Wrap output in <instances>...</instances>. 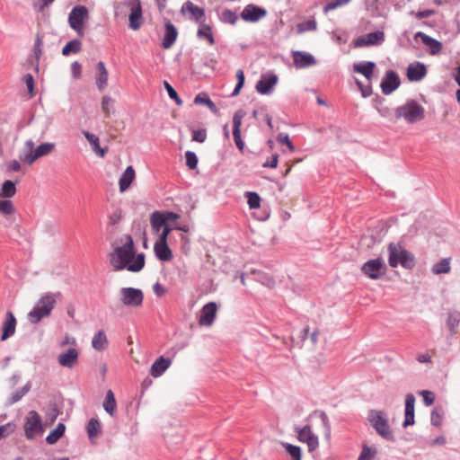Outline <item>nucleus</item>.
Segmentation results:
<instances>
[{
    "mask_svg": "<svg viewBox=\"0 0 460 460\" xmlns=\"http://www.w3.org/2000/svg\"><path fill=\"white\" fill-rule=\"evenodd\" d=\"M110 261L116 270L127 269L128 271L138 272L145 266V254L136 255L133 239L126 235V243L111 253Z\"/></svg>",
    "mask_w": 460,
    "mask_h": 460,
    "instance_id": "1",
    "label": "nucleus"
},
{
    "mask_svg": "<svg viewBox=\"0 0 460 460\" xmlns=\"http://www.w3.org/2000/svg\"><path fill=\"white\" fill-rule=\"evenodd\" d=\"M388 252L390 267L396 268L400 264L404 269L411 270L415 266L414 256L401 244L390 243Z\"/></svg>",
    "mask_w": 460,
    "mask_h": 460,
    "instance_id": "2",
    "label": "nucleus"
},
{
    "mask_svg": "<svg viewBox=\"0 0 460 460\" xmlns=\"http://www.w3.org/2000/svg\"><path fill=\"white\" fill-rule=\"evenodd\" d=\"M55 146L54 143L47 142L34 148L32 139H28L24 144V154L20 155V160L31 165L39 158L49 155L55 149Z\"/></svg>",
    "mask_w": 460,
    "mask_h": 460,
    "instance_id": "3",
    "label": "nucleus"
},
{
    "mask_svg": "<svg viewBox=\"0 0 460 460\" xmlns=\"http://www.w3.org/2000/svg\"><path fill=\"white\" fill-rule=\"evenodd\" d=\"M397 119H404L409 124L416 123L424 119L425 110L415 100H408L405 104L394 110Z\"/></svg>",
    "mask_w": 460,
    "mask_h": 460,
    "instance_id": "4",
    "label": "nucleus"
},
{
    "mask_svg": "<svg viewBox=\"0 0 460 460\" xmlns=\"http://www.w3.org/2000/svg\"><path fill=\"white\" fill-rule=\"evenodd\" d=\"M56 303L55 294H45L37 302L33 309L28 314L30 322L32 323H38L42 318L49 316L55 307Z\"/></svg>",
    "mask_w": 460,
    "mask_h": 460,
    "instance_id": "5",
    "label": "nucleus"
},
{
    "mask_svg": "<svg viewBox=\"0 0 460 460\" xmlns=\"http://www.w3.org/2000/svg\"><path fill=\"white\" fill-rule=\"evenodd\" d=\"M368 420L376 431L385 439L394 441V436L383 411H371Z\"/></svg>",
    "mask_w": 460,
    "mask_h": 460,
    "instance_id": "6",
    "label": "nucleus"
},
{
    "mask_svg": "<svg viewBox=\"0 0 460 460\" xmlns=\"http://www.w3.org/2000/svg\"><path fill=\"white\" fill-rule=\"evenodd\" d=\"M89 19V11L84 5L75 6L69 15L68 23L79 36H84V24Z\"/></svg>",
    "mask_w": 460,
    "mask_h": 460,
    "instance_id": "7",
    "label": "nucleus"
},
{
    "mask_svg": "<svg viewBox=\"0 0 460 460\" xmlns=\"http://www.w3.org/2000/svg\"><path fill=\"white\" fill-rule=\"evenodd\" d=\"M119 296L121 304L127 307H139L144 301V293L139 288H122L119 291Z\"/></svg>",
    "mask_w": 460,
    "mask_h": 460,
    "instance_id": "8",
    "label": "nucleus"
},
{
    "mask_svg": "<svg viewBox=\"0 0 460 460\" xmlns=\"http://www.w3.org/2000/svg\"><path fill=\"white\" fill-rule=\"evenodd\" d=\"M386 270L382 258L369 260L361 266V271L371 279H380Z\"/></svg>",
    "mask_w": 460,
    "mask_h": 460,
    "instance_id": "9",
    "label": "nucleus"
},
{
    "mask_svg": "<svg viewBox=\"0 0 460 460\" xmlns=\"http://www.w3.org/2000/svg\"><path fill=\"white\" fill-rule=\"evenodd\" d=\"M24 431L27 438L32 439L36 433H42V420L40 415L36 411L28 412L25 418Z\"/></svg>",
    "mask_w": 460,
    "mask_h": 460,
    "instance_id": "10",
    "label": "nucleus"
},
{
    "mask_svg": "<svg viewBox=\"0 0 460 460\" xmlns=\"http://www.w3.org/2000/svg\"><path fill=\"white\" fill-rule=\"evenodd\" d=\"M125 4L130 9V13L128 15L129 28L133 31L139 30L144 22L140 0H128Z\"/></svg>",
    "mask_w": 460,
    "mask_h": 460,
    "instance_id": "11",
    "label": "nucleus"
},
{
    "mask_svg": "<svg viewBox=\"0 0 460 460\" xmlns=\"http://www.w3.org/2000/svg\"><path fill=\"white\" fill-rule=\"evenodd\" d=\"M295 430L297 433V438L299 441L307 444L309 451H314L318 447V438L313 433L309 425H306L303 428L296 427Z\"/></svg>",
    "mask_w": 460,
    "mask_h": 460,
    "instance_id": "12",
    "label": "nucleus"
},
{
    "mask_svg": "<svg viewBox=\"0 0 460 460\" xmlns=\"http://www.w3.org/2000/svg\"><path fill=\"white\" fill-rule=\"evenodd\" d=\"M385 40V33L381 31L369 32L366 35L357 38L354 41L356 48H363L367 46H377Z\"/></svg>",
    "mask_w": 460,
    "mask_h": 460,
    "instance_id": "13",
    "label": "nucleus"
},
{
    "mask_svg": "<svg viewBox=\"0 0 460 460\" xmlns=\"http://www.w3.org/2000/svg\"><path fill=\"white\" fill-rule=\"evenodd\" d=\"M400 84L401 80L399 75L394 71L388 70L381 82L380 87L383 93L388 95L395 91Z\"/></svg>",
    "mask_w": 460,
    "mask_h": 460,
    "instance_id": "14",
    "label": "nucleus"
},
{
    "mask_svg": "<svg viewBox=\"0 0 460 460\" xmlns=\"http://www.w3.org/2000/svg\"><path fill=\"white\" fill-rule=\"evenodd\" d=\"M267 15V11L263 7L254 4H248L241 13V18L245 22H256Z\"/></svg>",
    "mask_w": 460,
    "mask_h": 460,
    "instance_id": "15",
    "label": "nucleus"
},
{
    "mask_svg": "<svg viewBox=\"0 0 460 460\" xmlns=\"http://www.w3.org/2000/svg\"><path fill=\"white\" fill-rule=\"evenodd\" d=\"M217 312V305L215 302L206 304L200 311L199 323L201 326H210L213 324Z\"/></svg>",
    "mask_w": 460,
    "mask_h": 460,
    "instance_id": "16",
    "label": "nucleus"
},
{
    "mask_svg": "<svg viewBox=\"0 0 460 460\" xmlns=\"http://www.w3.org/2000/svg\"><path fill=\"white\" fill-rule=\"evenodd\" d=\"M182 14L189 13V19L195 21L197 23L204 22L205 10L201 7L195 5L191 1H186L181 8Z\"/></svg>",
    "mask_w": 460,
    "mask_h": 460,
    "instance_id": "17",
    "label": "nucleus"
},
{
    "mask_svg": "<svg viewBox=\"0 0 460 460\" xmlns=\"http://www.w3.org/2000/svg\"><path fill=\"white\" fill-rule=\"evenodd\" d=\"M244 116V112L243 111H237L233 117V136L234 140L237 148L243 153L244 149V142L241 137V126L242 119Z\"/></svg>",
    "mask_w": 460,
    "mask_h": 460,
    "instance_id": "18",
    "label": "nucleus"
},
{
    "mask_svg": "<svg viewBox=\"0 0 460 460\" xmlns=\"http://www.w3.org/2000/svg\"><path fill=\"white\" fill-rule=\"evenodd\" d=\"M294 66L296 68H305L316 64L314 57L307 52L293 51L292 53Z\"/></svg>",
    "mask_w": 460,
    "mask_h": 460,
    "instance_id": "19",
    "label": "nucleus"
},
{
    "mask_svg": "<svg viewBox=\"0 0 460 460\" xmlns=\"http://www.w3.org/2000/svg\"><path fill=\"white\" fill-rule=\"evenodd\" d=\"M277 82L278 76L275 74L262 76L256 84V91L261 94H269Z\"/></svg>",
    "mask_w": 460,
    "mask_h": 460,
    "instance_id": "20",
    "label": "nucleus"
},
{
    "mask_svg": "<svg viewBox=\"0 0 460 460\" xmlns=\"http://www.w3.org/2000/svg\"><path fill=\"white\" fill-rule=\"evenodd\" d=\"M78 351L75 348H70L66 351L59 354L58 361L60 366L73 368L78 360Z\"/></svg>",
    "mask_w": 460,
    "mask_h": 460,
    "instance_id": "21",
    "label": "nucleus"
},
{
    "mask_svg": "<svg viewBox=\"0 0 460 460\" xmlns=\"http://www.w3.org/2000/svg\"><path fill=\"white\" fill-rule=\"evenodd\" d=\"M426 66L420 62L410 64L407 68V77L411 82L420 81L426 75Z\"/></svg>",
    "mask_w": 460,
    "mask_h": 460,
    "instance_id": "22",
    "label": "nucleus"
},
{
    "mask_svg": "<svg viewBox=\"0 0 460 460\" xmlns=\"http://www.w3.org/2000/svg\"><path fill=\"white\" fill-rule=\"evenodd\" d=\"M414 404H415V397L412 394H409L405 398V418L402 423L404 428L413 425L415 422L414 420Z\"/></svg>",
    "mask_w": 460,
    "mask_h": 460,
    "instance_id": "23",
    "label": "nucleus"
},
{
    "mask_svg": "<svg viewBox=\"0 0 460 460\" xmlns=\"http://www.w3.org/2000/svg\"><path fill=\"white\" fill-rule=\"evenodd\" d=\"M415 39L420 38L424 45L429 47V52L432 55H436L439 53L442 49V44L438 40L429 37V35L425 34L424 32L418 31L415 36Z\"/></svg>",
    "mask_w": 460,
    "mask_h": 460,
    "instance_id": "24",
    "label": "nucleus"
},
{
    "mask_svg": "<svg viewBox=\"0 0 460 460\" xmlns=\"http://www.w3.org/2000/svg\"><path fill=\"white\" fill-rule=\"evenodd\" d=\"M178 31L176 27L171 22L165 23V31L162 41V46L164 49H170L176 41Z\"/></svg>",
    "mask_w": 460,
    "mask_h": 460,
    "instance_id": "25",
    "label": "nucleus"
},
{
    "mask_svg": "<svg viewBox=\"0 0 460 460\" xmlns=\"http://www.w3.org/2000/svg\"><path fill=\"white\" fill-rule=\"evenodd\" d=\"M154 252L158 260L169 261L172 258V252L167 243L157 241L154 245Z\"/></svg>",
    "mask_w": 460,
    "mask_h": 460,
    "instance_id": "26",
    "label": "nucleus"
},
{
    "mask_svg": "<svg viewBox=\"0 0 460 460\" xmlns=\"http://www.w3.org/2000/svg\"><path fill=\"white\" fill-rule=\"evenodd\" d=\"M15 326H16V319L13 316V313L8 311L6 313V321L4 323L3 325V333L1 340L5 341L12 335H13L15 332Z\"/></svg>",
    "mask_w": 460,
    "mask_h": 460,
    "instance_id": "27",
    "label": "nucleus"
},
{
    "mask_svg": "<svg viewBox=\"0 0 460 460\" xmlns=\"http://www.w3.org/2000/svg\"><path fill=\"white\" fill-rule=\"evenodd\" d=\"M171 359L160 357L157 358L150 368V374L154 377H158L170 367Z\"/></svg>",
    "mask_w": 460,
    "mask_h": 460,
    "instance_id": "28",
    "label": "nucleus"
},
{
    "mask_svg": "<svg viewBox=\"0 0 460 460\" xmlns=\"http://www.w3.org/2000/svg\"><path fill=\"white\" fill-rule=\"evenodd\" d=\"M96 69V85L100 91H102L107 86L109 74L102 61L97 63Z\"/></svg>",
    "mask_w": 460,
    "mask_h": 460,
    "instance_id": "29",
    "label": "nucleus"
},
{
    "mask_svg": "<svg viewBox=\"0 0 460 460\" xmlns=\"http://www.w3.org/2000/svg\"><path fill=\"white\" fill-rule=\"evenodd\" d=\"M84 136L87 139V141L90 143L93 151L100 157H104L106 155L108 148H102L100 146L99 143V137L95 136L93 133H90L89 131H83Z\"/></svg>",
    "mask_w": 460,
    "mask_h": 460,
    "instance_id": "30",
    "label": "nucleus"
},
{
    "mask_svg": "<svg viewBox=\"0 0 460 460\" xmlns=\"http://www.w3.org/2000/svg\"><path fill=\"white\" fill-rule=\"evenodd\" d=\"M376 64L372 61L355 64L353 66L354 72L363 75L369 82L374 75V68Z\"/></svg>",
    "mask_w": 460,
    "mask_h": 460,
    "instance_id": "31",
    "label": "nucleus"
},
{
    "mask_svg": "<svg viewBox=\"0 0 460 460\" xmlns=\"http://www.w3.org/2000/svg\"><path fill=\"white\" fill-rule=\"evenodd\" d=\"M134 179H135V170L131 165L128 166L126 168L125 172H123L122 176L119 179V190L121 192H124L125 190H127L129 188L132 181H134Z\"/></svg>",
    "mask_w": 460,
    "mask_h": 460,
    "instance_id": "32",
    "label": "nucleus"
},
{
    "mask_svg": "<svg viewBox=\"0 0 460 460\" xmlns=\"http://www.w3.org/2000/svg\"><path fill=\"white\" fill-rule=\"evenodd\" d=\"M92 346L97 351H103L107 348L108 339L103 330H100L94 334Z\"/></svg>",
    "mask_w": 460,
    "mask_h": 460,
    "instance_id": "33",
    "label": "nucleus"
},
{
    "mask_svg": "<svg viewBox=\"0 0 460 460\" xmlns=\"http://www.w3.org/2000/svg\"><path fill=\"white\" fill-rule=\"evenodd\" d=\"M86 432L89 439L93 442L102 433V425L99 420L92 418L86 425Z\"/></svg>",
    "mask_w": 460,
    "mask_h": 460,
    "instance_id": "34",
    "label": "nucleus"
},
{
    "mask_svg": "<svg viewBox=\"0 0 460 460\" xmlns=\"http://www.w3.org/2000/svg\"><path fill=\"white\" fill-rule=\"evenodd\" d=\"M460 323V312L454 310L447 314V326L451 335L456 332L457 327Z\"/></svg>",
    "mask_w": 460,
    "mask_h": 460,
    "instance_id": "35",
    "label": "nucleus"
},
{
    "mask_svg": "<svg viewBox=\"0 0 460 460\" xmlns=\"http://www.w3.org/2000/svg\"><path fill=\"white\" fill-rule=\"evenodd\" d=\"M117 408V402L114 394L111 390H108L106 393L105 400L103 402V409L111 416H114Z\"/></svg>",
    "mask_w": 460,
    "mask_h": 460,
    "instance_id": "36",
    "label": "nucleus"
},
{
    "mask_svg": "<svg viewBox=\"0 0 460 460\" xmlns=\"http://www.w3.org/2000/svg\"><path fill=\"white\" fill-rule=\"evenodd\" d=\"M195 104H203L207 106L210 111L214 114H218V109L217 108L216 104L209 99L207 93H201L196 95L194 99Z\"/></svg>",
    "mask_w": 460,
    "mask_h": 460,
    "instance_id": "37",
    "label": "nucleus"
},
{
    "mask_svg": "<svg viewBox=\"0 0 460 460\" xmlns=\"http://www.w3.org/2000/svg\"><path fill=\"white\" fill-rule=\"evenodd\" d=\"M66 426L63 423H58L57 427L47 436L46 442L49 445H53L58 441V439L64 435Z\"/></svg>",
    "mask_w": 460,
    "mask_h": 460,
    "instance_id": "38",
    "label": "nucleus"
},
{
    "mask_svg": "<svg viewBox=\"0 0 460 460\" xmlns=\"http://www.w3.org/2000/svg\"><path fill=\"white\" fill-rule=\"evenodd\" d=\"M199 30L197 35L199 39L205 38L208 40L209 45L215 44V40L212 34L211 27L206 24L204 22L199 23Z\"/></svg>",
    "mask_w": 460,
    "mask_h": 460,
    "instance_id": "39",
    "label": "nucleus"
},
{
    "mask_svg": "<svg viewBox=\"0 0 460 460\" xmlns=\"http://www.w3.org/2000/svg\"><path fill=\"white\" fill-rule=\"evenodd\" d=\"M151 226L153 229L159 233L161 228H164L166 225V218H164V214L155 211L151 215Z\"/></svg>",
    "mask_w": 460,
    "mask_h": 460,
    "instance_id": "40",
    "label": "nucleus"
},
{
    "mask_svg": "<svg viewBox=\"0 0 460 460\" xmlns=\"http://www.w3.org/2000/svg\"><path fill=\"white\" fill-rule=\"evenodd\" d=\"M450 270V258H444L432 266V272L436 275L448 273Z\"/></svg>",
    "mask_w": 460,
    "mask_h": 460,
    "instance_id": "41",
    "label": "nucleus"
},
{
    "mask_svg": "<svg viewBox=\"0 0 460 460\" xmlns=\"http://www.w3.org/2000/svg\"><path fill=\"white\" fill-rule=\"evenodd\" d=\"M82 49V42L80 40L75 39L68 41L62 49V55L69 56L71 53H78Z\"/></svg>",
    "mask_w": 460,
    "mask_h": 460,
    "instance_id": "42",
    "label": "nucleus"
},
{
    "mask_svg": "<svg viewBox=\"0 0 460 460\" xmlns=\"http://www.w3.org/2000/svg\"><path fill=\"white\" fill-rule=\"evenodd\" d=\"M16 193V187L15 183L12 181H4L1 190H0V196L2 198L10 199L13 197Z\"/></svg>",
    "mask_w": 460,
    "mask_h": 460,
    "instance_id": "43",
    "label": "nucleus"
},
{
    "mask_svg": "<svg viewBox=\"0 0 460 460\" xmlns=\"http://www.w3.org/2000/svg\"><path fill=\"white\" fill-rule=\"evenodd\" d=\"M219 20L224 23L234 25L237 22L238 16L236 12L230 9H225L219 15Z\"/></svg>",
    "mask_w": 460,
    "mask_h": 460,
    "instance_id": "44",
    "label": "nucleus"
},
{
    "mask_svg": "<svg viewBox=\"0 0 460 460\" xmlns=\"http://www.w3.org/2000/svg\"><path fill=\"white\" fill-rule=\"evenodd\" d=\"M317 23L314 19H309L296 25V32L302 34L309 31H316Z\"/></svg>",
    "mask_w": 460,
    "mask_h": 460,
    "instance_id": "45",
    "label": "nucleus"
},
{
    "mask_svg": "<svg viewBox=\"0 0 460 460\" xmlns=\"http://www.w3.org/2000/svg\"><path fill=\"white\" fill-rule=\"evenodd\" d=\"M283 446L292 460H301V448L299 447L288 443H284Z\"/></svg>",
    "mask_w": 460,
    "mask_h": 460,
    "instance_id": "46",
    "label": "nucleus"
},
{
    "mask_svg": "<svg viewBox=\"0 0 460 460\" xmlns=\"http://www.w3.org/2000/svg\"><path fill=\"white\" fill-rule=\"evenodd\" d=\"M30 391V385L27 384L21 389L15 391L10 397V403L19 402Z\"/></svg>",
    "mask_w": 460,
    "mask_h": 460,
    "instance_id": "47",
    "label": "nucleus"
},
{
    "mask_svg": "<svg viewBox=\"0 0 460 460\" xmlns=\"http://www.w3.org/2000/svg\"><path fill=\"white\" fill-rule=\"evenodd\" d=\"M376 453L377 451L376 448L364 445L358 460H370L376 455Z\"/></svg>",
    "mask_w": 460,
    "mask_h": 460,
    "instance_id": "48",
    "label": "nucleus"
},
{
    "mask_svg": "<svg viewBox=\"0 0 460 460\" xmlns=\"http://www.w3.org/2000/svg\"><path fill=\"white\" fill-rule=\"evenodd\" d=\"M237 84L232 93V96H237L244 84V73L242 69L236 71Z\"/></svg>",
    "mask_w": 460,
    "mask_h": 460,
    "instance_id": "49",
    "label": "nucleus"
},
{
    "mask_svg": "<svg viewBox=\"0 0 460 460\" xmlns=\"http://www.w3.org/2000/svg\"><path fill=\"white\" fill-rule=\"evenodd\" d=\"M246 196L250 208L254 209L260 208L261 198L256 192H247Z\"/></svg>",
    "mask_w": 460,
    "mask_h": 460,
    "instance_id": "50",
    "label": "nucleus"
},
{
    "mask_svg": "<svg viewBox=\"0 0 460 460\" xmlns=\"http://www.w3.org/2000/svg\"><path fill=\"white\" fill-rule=\"evenodd\" d=\"M0 212L5 215H11L14 212V207L12 200L4 199L0 200Z\"/></svg>",
    "mask_w": 460,
    "mask_h": 460,
    "instance_id": "51",
    "label": "nucleus"
},
{
    "mask_svg": "<svg viewBox=\"0 0 460 460\" xmlns=\"http://www.w3.org/2000/svg\"><path fill=\"white\" fill-rule=\"evenodd\" d=\"M186 165L193 170L197 167L198 164V157L196 154L192 151H187L185 153Z\"/></svg>",
    "mask_w": 460,
    "mask_h": 460,
    "instance_id": "52",
    "label": "nucleus"
},
{
    "mask_svg": "<svg viewBox=\"0 0 460 460\" xmlns=\"http://www.w3.org/2000/svg\"><path fill=\"white\" fill-rule=\"evenodd\" d=\"M164 85L165 90L167 91V93L169 97L176 102L178 105L182 104V101L178 96L177 92L174 90V88L166 81L164 82Z\"/></svg>",
    "mask_w": 460,
    "mask_h": 460,
    "instance_id": "53",
    "label": "nucleus"
},
{
    "mask_svg": "<svg viewBox=\"0 0 460 460\" xmlns=\"http://www.w3.org/2000/svg\"><path fill=\"white\" fill-rule=\"evenodd\" d=\"M277 141L280 144L286 145L291 152L295 151V146L290 141L289 137L286 133H279L277 136Z\"/></svg>",
    "mask_w": 460,
    "mask_h": 460,
    "instance_id": "54",
    "label": "nucleus"
},
{
    "mask_svg": "<svg viewBox=\"0 0 460 460\" xmlns=\"http://www.w3.org/2000/svg\"><path fill=\"white\" fill-rule=\"evenodd\" d=\"M207 139V131L206 129H194L192 130V141H196L199 143H203Z\"/></svg>",
    "mask_w": 460,
    "mask_h": 460,
    "instance_id": "55",
    "label": "nucleus"
},
{
    "mask_svg": "<svg viewBox=\"0 0 460 460\" xmlns=\"http://www.w3.org/2000/svg\"><path fill=\"white\" fill-rule=\"evenodd\" d=\"M350 0H332L329 2L323 8L324 13H328L329 11L334 10L339 6L346 4Z\"/></svg>",
    "mask_w": 460,
    "mask_h": 460,
    "instance_id": "56",
    "label": "nucleus"
},
{
    "mask_svg": "<svg viewBox=\"0 0 460 460\" xmlns=\"http://www.w3.org/2000/svg\"><path fill=\"white\" fill-rule=\"evenodd\" d=\"M443 414L437 408L433 409L430 415V422L432 425L438 427L442 423Z\"/></svg>",
    "mask_w": 460,
    "mask_h": 460,
    "instance_id": "57",
    "label": "nucleus"
},
{
    "mask_svg": "<svg viewBox=\"0 0 460 460\" xmlns=\"http://www.w3.org/2000/svg\"><path fill=\"white\" fill-rule=\"evenodd\" d=\"M356 84L364 98L369 97L372 94L373 92L370 83L367 85H364L359 80H356Z\"/></svg>",
    "mask_w": 460,
    "mask_h": 460,
    "instance_id": "58",
    "label": "nucleus"
},
{
    "mask_svg": "<svg viewBox=\"0 0 460 460\" xmlns=\"http://www.w3.org/2000/svg\"><path fill=\"white\" fill-rule=\"evenodd\" d=\"M23 81L26 84L30 95L32 97L34 95V79L31 74H27L23 77Z\"/></svg>",
    "mask_w": 460,
    "mask_h": 460,
    "instance_id": "59",
    "label": "nucleus"
},
{
    "mask_svg": "<svg viewBox=\"0 0 460 460\" xmlns=\"http://www.w3.org/2000/svg\"><path fill=\"white\" fill-rule=\"evenodd\" d=\"M113 102H114V101L111 97H109V96L102 97V108L107 116H109L111 112V109H110V105H111Z\"/></svg>",
    "mask_w": 460,
    "mask_h": 460,
    "instance_id": "60",
    "label": "nucleus"
},
{
    "mask_svg": "<svg viewBox=\"0 0 460 460\" xmlns=\"http://www.w3.org/2000/svg\"><path fill=\"white\" fill-rule=\"evenodd\" d=\"M420 394L423 397V401L426 405H431L435 401V395L432 392L428 390H423L420 392Z\"/></svg>",
    "mask_w": 460,
    "mask_h": 460,
    "instance_id": "61",
    "label": "nucleus"
},
{
    "mask_svg": "<svg viewBox=\"0 0 460 460\" xmlns=\"http://www.w3.org/2000/svg\"><path fill=\"white\" fill-rule=\"evenodd\" d=\"M71 73L74 78H80L82 74V66L79 62L75 61L71 65Z\"/></svg>",
    "mask_w": 460,
    "mask_h": 460,
    "instance_id": "62",
    "label": "nucleus"
},
{
    "mask_svg": "<svg viewBox=\"0 0 460 460\" xmlns=\"http://www.w3.org/2000/svg\"><path fill=\"white\" fill-rule=\"evenodd\" d=\"M435 13L436 12L434 10H423V11H419L417 13L412 11V12H411V14L415 15L416 18L420 20V19L430 17L431 15H434Z\"/></svg>",
    "mask_w": 460,
    "mask_h": 460,
    "instance_id": "63",
    "label": "nucleus"
},
{
    "mask_svg": "<svg viewBox=\"0 0 460 460\" xmlns=\"http://www.w3.org/2000/svg\"><path fill=\"white\" fill-rule=\"evenodd\" d=\"M279 155L274 154L270 160L263 163L262 167L264 168H276L278 166Z\"/></svg>",
    "mask_w": 460,
    "mask_h": 460,
    "instance_id": "64",
    "label": "nucleus"
}]
</instances>
